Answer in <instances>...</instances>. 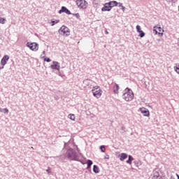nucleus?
Masks as SVG:
<instances>
[{"instance_id": "nucleus-8", "label": "nucleus", "mask_w": 179, "mask_h": 179, "mask_svg": "<svg viewBox=\"0 0 179 179\" xmlns=\"http://www.w3.org/2000/svg\"><path fill=\"white\" fill-rule=\"evenodd\" d=\"M59 13H66V15H72V13H71V10L68 9L65 6H62V8L59 10Z\"/></svg>"}, {"instance_id": "nucleus-28", "label": "nucleus", "mask_w": 179, "mask_h": 179, "mask_svg": "<svg viewBox=\"0 0 179 179\" xmlns=\"http://www.w3.org/2000/svg\"><path fill=\"white\" fill-rule=\"evenodd\" d=\"M136 29L138 33H140L141 31H142V30L141 29V26L139 25H137Z\"/></svg>"}, {"instance_id": "nucleus-6", "label": "nucleus", "mask_w": 179, "mask_h": 179, "mask_svg": "<svg viewBox=\"0 0 179 179\" xmlns=\"http://www.w3.org/2000/svg\"><path fill=\"white\" fill-rule=\"evenodd\" d=\"M160 173L161 171L159 169H155L153 171L152 179H164L162 176H160Z\"/></svg>"}, {"instance_id": "nucleus-27", "label": "nucleus", "mask_w": 179, "mask_h": 179, "mask_svg": "<svg viewBox=\"0 0 179 179\" xmlns=\"http://www.w3.org/2000/svg\"><path fill=\"white\" fill-rule=\"evenodd\" d=\"M100 150L103 152H106V146L105 145H101L100 146Z\"/></svg>"}, {"instance_id": "nucleus-20", "label": "nucleus", "mask_w": 179, "mask_h": 179, "mask_svg": "<svg viewBox=\"0 0 179 179\" xmlns=\"http://www.w3.org/2000/svg\"><path fill=\"white\" fill-rule=\"evenodd\" d=\"M0 113H3V114H8L9 113V110L8 108H1Z\"/></svg>"}, {"instance_id": "nucleus-42", "label": "nucleus", "mask_w": 179, "mask_h": 179, "mask_svg": "<svg viewBox=\"0 0 179 179\" xmlns=\"http://www.w3.org/2000/svg\"><path fill=\"white\" fill-rule=\"evenodd\" d=\"M106 34H108V31H106Z\"/></svg>"}, {"instance_id": "nucleus-1", "label": "nucleus", "mask_w": 179, "mask_h": 179, "mask_svg": "<svg viewBox=\"0 0 179 179\" xmlns=\"http://www.w3.org/2000/svg\"><path fill=\"white\" fill-rule=\"evenodd\" d=\"M122 99L125 100V101H132L134 100V92L129 87H127L123 91Z\"/></svg>"}, {"instance_id": "nucleus-17", "label": "nucleus", "mask_w": 179, "mask_h": 179, "mask_svg": "<svg viewBox=\"0 0 179 179\" xmlns=\"http://www.w3.org/2000/svg\"><path fill=\"white\" fill-rule=\"evenodd\" d=\"M93 171L95 173V174H99L100 173V169L97 165H94Z\"/></svg>"}, {"instance_id": "nucleus-24", "label": "nucleus", "mask_w": 179, "mask_h": 179, "mask_svg": "<svg viewBox=\"0 0 179 179\" xmlns=\"http://www.w3.org/2000/svg\"><path fill=\"white\" fill-rule=\"evenodd\" d=\"M99 89H100V87L99 86H95V87H93L92 90V92H96L97 90H99Z\"/></svg>"}, {"instance_id": "nucleus-7", "label": "nucleus", "mask_w": 179, "mask_h": 179, "mask_svg": "<svg viewBox=\"0 0 179 179\" xmlns=\"http://www.w3.org/2000/svg\"><path fill=\"white\" fill-rule=\"evenodd\" d=\"M50 68L51 69H53L55 71H59L61 66L59 65V63L58 62L53 61L52 64L50 66Z\"/></svg>"}, {"instance_id": "nucleus-15", "label": "nucleus", "mask_w": 179, "mask_h": 179, "mask_svg": "<svg viewBox=\"0 0 179 179\" xmlns=\"http://www.w3.org/2000/svg\"><path fill=\"white\" fill-rule=\"evenodd\" d=\"M108 3L109 4V6H110L111 9H113V8H114V6H118V3L117 2V1H109V2H108Z\"/></svg>"}, {"instance_id": "nucleus-35", "label": "nucleus", "mask_w": 179, "mask_h": 179, "mask_svg": "<svg viewBox=\"0 0 179 179\" xmlns=\"http://www.w3.org/2000/svg\"><path fill=\"white\" fill-rule=\"evenodd\" d=\"M104 159H110V155H106L105 157H104Z\"/></svg>"}, {"instance_id": "nucleus-21", "label": "nucleus", "mask_w": 179, "mask_h": 179, "mask_svg": "<svg viewBox=\"0 0 179 179\" xmlns=\"http://www.w3.org/2000/svg\"><path fill=\"white\" fill-rule=\"evenodd\" d=\"M134 164L136 167H139V166H142V162L138 160V161H134Z\"/></svg>"}, {"instance_id": "nucleus-45", "label": "nucleus", "mask_w": 179, "mask_h": 179, "mask_svg": "<svg viewBox=\"0 0 179 179\" xmlns=\"http://www.w3.org/2000/svg\"><path fill=\"white\" fill-rule=\"evenodd\" d=\"M78 152H79V148H77Z\"/></svg>"}, {"instance_id": "nucleus-19", "label": "nucleus", "mask_w": 179, "mask_h": 179, "mask_svg": "<svg viewBox=\"0 0 179 179\" xmlns=\"http://www.w3.org/2000/svg\"><path fill=\"white\" fill-rule=\"evenodd\" d=\"M127 157H129L128 160L126 161V163H127V164H132V161L134 160V157H132V155H129L127 156Z\"/></svg>"}, {"instance_id": "nucleus-2", "label": "nucleus", "mask_w": 179, "mask_h": 179, "mask_svg": "<svg viewBox=\"0 0 179 179\" xmlns=\"http://www.w3.org/2000/svg\"><path fill=\"white\" fill-rule=\"evenodd\" d=\"M66 155L68 159H70L71 160H75L76 162H79L78 157L79 156L78 155V153L73 148H69L66 151Z\"/></svg>"}, {"instance_id": "nucleus-38", "label": "nucleus", "mask_w": 179, "mask_h": 179, "mask_svg": "<svg viewBox=\"0 0 179 179\" xmlns=\"http://www.w3.org/2000/svg\"><path fill=\"white\" fill-rule=\"evenodd\" d=\"M3 66H0V71H1V69H3Z\"/></svg>"}, {"instance_id": "nucleus-25", "label": "nucleus", "mask_w": 179, "mask_h": 179, "mask_svg": "<svg viewBox=\"0 0 179 179\" xmlns=\"http://www.w3.org/2000/svg\"><path fill=\"white\" fill-rule=\"evenodd\" d=\"M6 22V19L5 18H0V23H1V24H5V22Z\"/></svg>"}, {"instance_id": "nucleus-3", "label": "nucleus", "mask_w": 179, "mask_h": 179, "mask_svg": "<svg viewBox=\"0 0 179 179\" xmlns=\"http://www.w3.org/2000/svg\"><path fill=\"white\" fill-rule=\"evenodd\" d=\"M76 2L79 9H86L87 8V1L86 0H77Z\"/></svg>"}, {"instance_id": "nucleus-18", "label": "nucleus", "mask_w": 179, "mask_h": 179, "mask_svg": "<svg viewBox=\"0 0 179 179\" xmlns=\"http://www.w3.org/2000/svg\"><path fill=\"white\" fill-rule=\"evenodd\" d=\"M93 164V161L90 160V159H88L87 161V170H90V169L92 168V165Z\"/></svg>"}, {"instance_id": "nucleus-49", "label": "nucleus", "mask_w": 179, "mask_h": 179, "mask_svg": "<svg viewBox=\"0 0 179 179\" xmlns=\"http://www.w3.org/2000/svg\"><path fill=\"white\" fill-rule=\"evenodd\" d=\"M0 73H1V71H0Z\"/></svg>"}, {"instance_id": "nucleus-43", "label": "nucleus", "mask_w": 179, "mask_h": 179, "mask_svg": "<svg viewBox=\"0 0 179 179\" xmlns=\"http://www.w3.org/2000/svg\"><path fill=\"white\" fill-rule=\"evenodd\" d=\"M83 82H84V83H85V82H87V80H85Z\"/></svg>"}, {"instance_id": "nucleus-33", "label": "nucleus", "mask_w": 179, "mask_h": 179, "mask_svg": "<svg viewBox=\"0 0 179 179\" xmlns=\"http://www.w3.org/2000/svg\"><path fill=\"white\" fill-rule=\"evenodd\" d=\"M46 172L48 173V174H50L51 173V168L48 167V169H46Z\"/></svg>"}, {"instance_id": "nucleus-40", "label": "nucleus", "mask_w": 179, "mask_h": 179, "mask_svg": "<svg viewBox=\"0 0 179 179\" xmlns=\"http://www.w3.org/2000/svg\"><path fill=\"white\" fill-rule=\"evenodd\" d=\"M176 177H178H178H179V175H178V174H177V173H176Z\"/></svg>"}, {"instance_id": "nucleus-23", "label": "nucleus", "mask_w": 179, "mask_h": 179, "mask_svg": "<svg viewBox=\"0 0 179 179\" xmlns=\"http://www.w3.org/2000/svg\"><path fill=\"white\" fill-rule=\"evenodd\" d=\"M69 118H70V120H71V121H75V115L73 114H69Z\"/></svg>"}, {"instance_id": "nucleus-9", "label": "nucleus", "mask_w": 179, "mask_h": 179, "mask_svg": "<svg viewBox=\"0 0 179 179\" xmlns=\"http://www.w3.org/2000/svg\"><path fill=\"white\" fill-rule=\"evenodd\" d=\"M9 61V55H5L1 60V65H2L3 66H5V65L6 64H8V62Z\"/></svg>"}, {"instance_id": "nucleus-11", "label": "nucleus", "mask_w": 179, "mask_h": 179, "mask_svg": "<svg viewBox=\"0 0 179 179\" xmlns=\"http://www.w3.org/2000/svg\"><path fill=\"white\" fill-rule=\"evenodd\" d=\"M140 111L142 114H143L144 117H149L150 115V112L146 108H140Z\"/></svg>"}, {"instance_id": "nucleus-22", "label": "nucleus", "mask_w": 179, "mask_h": 179, "mask_svg": "<svg viewBox=\"0 0 179 179\" xmlns=\"http://www.w3.org/2000/svg\"><path fill=\"white\" fill-rule=\"evenodd\" d=\"M51 23H52L51 26H55L57 23H59V20H52Z\"/></svg>"}, {"instance_id": "nucleus-31", "label": "nucleus", "mask_w": 179, "mask_h": 179, "mask_svg": "<svg viewBox=\"0 0 179 179\" xmlns=\"http://www.w3.org/2000/svg\"><path fill=\"white\" fill-rule=\"evenodd\" d=\"M73 16L76 17L77 19H79V18L80 17V15H79L78 13H76V14H73Z\"/></svg>"}, {"instance_id": "nucleus-16", "label": "nucleus", "mask_w": 179, "mask_h": 179, "mask_svg": "<svg viewBox=\"0 0 179 179\" xmlns=\"http://www.w3.org/2000/svg\"><path fill=\"white\" fill-rule=\"evenodd\" d=\"M113 92L115 94H118V90H120V85H118V84L115 83V86L113 87Z\"/></svg>"}, {"instance_id": "nucleus-34", "label": "nucleus", "mask_w": 179, "mask_h": 179, "mask_svg": "<svg viewBox=\"0 0 179 179\" xmlns=\"http://www.w3.org/2000/svg\"><path fill=\"white\" fill-rule=\"evenodd\" d=\"M168 3H171V2L176 3V0H166Z\"/></svg>"}, {"instance_id": "nucleus-14", "label": "nucleus", "mask_w": 179, "mask_h": 179, "mask_svg": "<svg viewBox=\"0 0 179 179\" xmlns=\"http://www.w3.org/2000/svg\"><path fill=\"white\" fill-rule=\"evenodd\" d=\"M120 162H124L128 157V154L122 152L119 155Z\"/></svg>"}, {"instance_id": "nucleus-37", "label": "nucleus", "mask_w": 179, "mask_h": 179, "mask_svg": "<svg viewBox=\"0 0 179 179\" xmlns=\"http://www.w3.org/2000/svg\"><path fill=\"white\" fill-rule=\"evenodd\" d=\"M122 10H123V12H124V10H125V6H123L122 7Z\"/></svg>"}, {"instance_id": "nucleus-29", "label": "nucleus", "mask_w": 179, "mask_h": 179, "mask_svg": "<svg viewBox=\"0 0 179 179\" xmlns=\"http://www.w3.org/2000/svg\"><path fill=\"white\" fill-rule=\"evenodd\" d=\"M43 58H44V61L45 62H51V59H50L48 57H43Z\"/></svg>"}, {"instance_id": "nucleus-36", "label": "nucleus", "mask_w": 179, "mask_h": 179, "mask_svg": "<svg viewBox=\"0 0 179 179\" xmlns=\"http://www.w3.org/2000/svg\"><path fill=\"white\" fill-rule=\"evenodd\" d=\"M118 5H119L120 8H122V6H123L122 3H118Z\"/></svg>"}, {"instance_id": "nucleus-26", "label": "nucleus", "mask_w": 179, "mask_h": 179, "mask_svg": "<svg viewBox=\"0 0 179 179\" xmlns=\"http://www.w3.org/2000/svg\"><path fill=\"white\" fill-rule=\"evenodd\" d=\"M139 33V37H141V38L145 37V32H143V31H141Z\"/></svg>"}, {"instance_id": "nucleus-46", "label": "nucleus", "mask_w": 179, "mask_h": 179, "mask_svg": "<svg viewBox=\"0 0 179 179\" xmlns=\"http://www.w3.org/2000/svg\"><path fill=\"white\" fill-rule=\"evenodd\" d=\"M171 179H174V178L171 177Z\"/></svg>"}, {"instance_id": "nucleus-44", "label": "nucleus", "mask_w": 179, "mask_h": 179, "mask_svg": "<svg viewBox=\"0 0 179 179\" xmlns=\"http://www.w3.org/2000/svg\"><path fill=\"white\" fill-rule=\"evenodd\" d=\"M64 146H66V143H64Z\"/></svg>"}, {"instance_id": "nucleus-39", "label": "nucleus", "mask_w": 179, "mask_h": 179, "mask_svg": "<svg viewBox=\"0 0 179 179\" xmlns=\"http://www.w3.org/2000/svg\"><path fill=\"white\" fill-rule=\"evenodd\" d=\"M42 54L45 55V51H43Z\"/></svg>"}, {"instance_id": "nucleus-47", "label": "nucleus", "mask_w": 179, "mask_h": 179, "mask_svg": "<svg viewBox=\"0 0 179 179\" xmlns=\"http://www.w3.org/2000/svg\"><path fill=\"white\" fill-rule=\"evenodd\" d=\"M82 164H85L83 162H82Z\"/></svg>"}, {"instance_id": "nucleus-12", "label": "nucleus", "mask_w": 179, "mask_h": 179, "mask_svg": "<svg viewBox=\"0 0 179 179\" xmlns=\"http://www.w3.org/2000/svg\"><path fill=\"white\" fill-rule=\"evenodd\" d=\"M111 10V7L108 3H106L103 4V7L101 8L102 12H110Z\"/></svg>"}, {"instance_id": "nucleus-30", "label": "nucleus", "mask_w": 179, "mask_h": 179, "mask_svg": "<svg viewBox=\"0 0 179 179\" xmlns=\"http://www.w3.org/2000/svg\"><path fill=\"white\" fill-rule=\"evenodd\" d=\"M120 129H121L120 134H125V127H122Z\"/></svg>"}, {"instance_id": "nucleus-32", "label": "nucleus", "mask_w": 179, "mask_h": 179, "mask_svg": "<svg viewBox=\"0 0 179 179\" xmlns=\"http://www.w3.org/2000/svg\"><path fill=\"white\" fill-rule=\"evenodd\" d=\"M174 70L176 71V73H179V67L174 66Z\"/></svg>"}, {"instance_id": "nucleus-5", "label": "nucleus", "mask_w": 179, "mask_h": 179, "mask_svg": "<svg viewBox=\"0 0 179 179\" xmlns=\"http://www.w3.org/2000/svg\"><path fill=\"white\" fill-rule=\"evenodd\" d=\"M26 45L29 50H31V51H37L38 50V44L37 43L27 42Z\"/></svg>"}, {"instance_id": "nucleus-13", "label": "nucleus", "mask_w": 179, "mask_h": 179, "mask_svg": "<svg viewBox=\"0 0 179 179\" xmlns=\"http://www.w3.org/2000/svg\"><path fill=\"white\" fill-rule=\"evenodd\" d=\"M153 31L154 33H155V34H159V36H163V32H162L161 27H155Z\"/></svg>"}, {"instance_id": "nucleus-48", "label": "nucleus", "mask_w": 179, "mask_h": 179, "mask_svg": "<svg viewBox=\"0 0 179 179\" xmlns=\"http://www.w3.org/2000/svg\"><path fill=\"white\" fill-rule=\"evenodd\" d=\"M178 179H179V176H178Z\"/></svg>"}, {"instance_id": "nucleus-10", "label": "nucleus", "mask_w": 179, "mask_h": 179, "mask_svg": "<svg viewBox=\"0 0 179 179\" xmlns=\"http://www.w3.org/2000/svg\"><path fill=\"white\" fill-rule=\"evenodd\" d=\"M101 93H103V91L101 89L92 92L94 97H96V99H100L101 97Z\"/></svg>"}, {"instance_id": "nucleus-4", "label": "nucleus", "mask_w": 179, "mask_h": 179, "mask_svg": "<svg viewBox=\"0 0 179 179\" xmlns=\"http://www.w3.org/2000/svg\"><path fill=\"white\" fill-rule=\"evenodd\" d=\"M59 34H63V36H66V37H68L69 36L70 31H69V28L62 26L59 29Z\"/></svg>"}, {"instance_id": "nucleus-41", "label": "nucleus", "mask_w": 179, "mask_h": 179, "mask_svg": "<svg viewBox=\"0 0 179 179\" xmlns=\"http://www.w3.org/2000/svg\"><path fill=\"white\" fill-rule=\"evenodd\" d=\"M59 76H62V75L61 73H59Z\"/></svg>"}]
</instances>
